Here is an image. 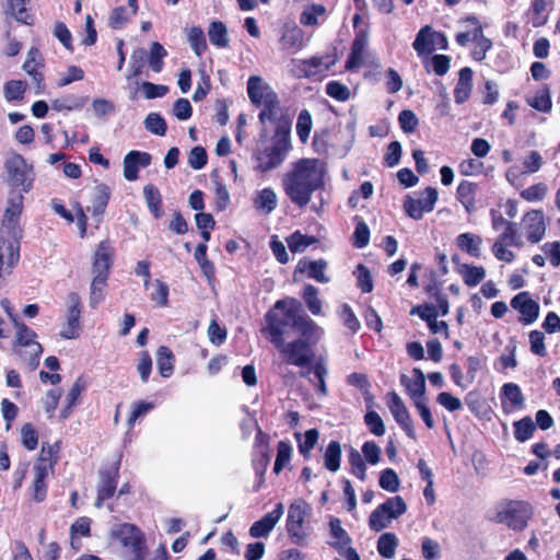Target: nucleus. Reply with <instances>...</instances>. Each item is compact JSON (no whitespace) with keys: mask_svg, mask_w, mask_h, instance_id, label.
<instances>
[{"mask_svg":"<svg viewBox=\"0 0 560 560\" xmlns=\"http://www.w3.org/2000/svg\"><path fill=\"white\" fill-rule=\"evenodd\" d=\"M325 162L318 159H301L282 179L284 192L290 200L302 208L308 205L312 195L324 186Z\"/></svg>","mask_w":560,"mask_h":560,"instance_id":"nucleus-1","label":"nucleus"},{"mask_svg":"<svg viewBox=\"0 0 560 560\" xmlns=\"http://www.w3.org/2000/svg\"><path fill=\"white\" fill-rule=\"evenodd\" d=\"M290 128L291 122L288 120L279 121L278 127H276L272 144L264 149H257L254 152L253 156L257 163V171L262 173L270 172L283 163L291 148Z\"/></svg>","mask_w":560,"mask_h":560,"instance_id":"nucleus-2","label":"nucleus"},{"mask_svg":"<svg viewBox=\"0 0 560 560\" xmlns=\"http://www.w3.org/2000/svg\"><path fill=\"white\" fill-rule=\"evenodd\" d=\"M533 509L524 501H503L488 513V518L497 524H504L513 530H523L532 517Z\"/></svg>","mask_w":560,"mask_h":560,"instance_id":"nucleus-3","label":"nucleus"},{"mask_svg":"<svg viewBox=\"0 0 560 560\" xmlns=\"http://www.w3.org/2000/svg\"><path fill=\"white\" fill-rule=\"evenodd\" d=\"M296 314L298 311L293 306L287 307L284 301L276 302L265 316L267 326L264 330L268 332L271 343L283 339L287 330L294 327Z\"/></svg>","mask_w":560,"mask_h":560,"instance_id":"nucleus-4","label":"nucleus"},{"mask_svg":"<svg viewBox=\"0 0 560 560\" xmlns=\"http://www.w3.org/2000/svg\"><path fill=\"white\" fill-rule=\"evenodd\" d=\"M4 168L8 183L12 187L20 188L19 192H28L33 188L35 180L34 167L21 154H11L4 162Z\"/></svg>","mask_w":560,"mask_h":560,"instance_id":"nucleus-5","label":"nucleus"},{"mask_svg":"<svg viewBox=\"0 0 560 560\" xmlns=\"http://www.w3.org/2000/svg\"><path fill=\"white\" fill-rule=\"evenodd\" d=\"M279 350L283 361L288 364L299 368L308 366L313 362L314 353L310 342L299 338L290 342H285L284 338L273 342Z\"/></svg>","mask_w":560,"mask_h":560,"instance_id":"nucleus-6","label":"nucleus"},{"mask_svg":"<svg viewBox=\"0 0 560 560\" xmlns=\"http://www.w3.org/2000/svg\"><path fill=\"white\" fill-rule=\"evenodd\" d=\"M311 505L303 499H298L288 510L287 530L295 542L300 544L308 536L305 518L311 514Z\"/></svg>","mask_w":560,"mask_h":560,"instance_id":"nucleus-7","label":"nucleus"},{"mask_svg":"<svg viewBox=\"0 0 560 560\" xmlns=\"http://www.w3.org/2000/svg\"><path fill=\"white\" fill-rule=\"evenodd\" d=\"M112 536L119 540L131 560L143 559L144 538L141 530L129 523H125L113 529Z\"/></svg>","mask_w":560,"mask_h":560,"instance_id":"nucleus-8","label":"nucleus"},{"mask_svg":"<svg viewBox=\"0 0 560 560\" xmlns=\"http://www.w3.org/2000/svg\"><path fill=\"white\" fill-rule=\"evenodd\" d=\"M23 199L24 197L21 192L12 191L10 194L1 224V232L15 240L21 237L19 221L23 210Z\"/></svg>","mask_w":560,"mask_h":560,"instance_id":"nucleus-9","label":"nucleus"},{"mask_svg":"<svg viewBox=\"0 0 560 560\" xmlns=\"http://www.w3.org/2000/svg\"><path fill=\"white\" fill-rule=\"evenodd\" d=\"M14 326L16 328V345L27 349V353L30 354V366H32V369L37 368L43 348L40 343L35 341V331L18 319H14Z\"/></svg>","mask_w":560,"mask_h":560,"instance_id":"nucleus-10","label":"nucleus"},{"mask_svg":"<svg viewBox=\"0 0 560 560\" xmlns=\"http://www.w3.org/2000/svg\"><path fill=\"white\" fill-rule=\"evenodd\" d=\"M81 299L78 293L71 292L67 296V316L66 325L60 331L65 339H74L79 336L81 325Z\"/></svg>","mask_w":560,"mask_h":560,"instance_id":"nucleus-11","label":"nucleus"},{"mask_svg":"<svg viewBox=\"0 0 560 560\" xmlns=\"http://www.w3.org/2000/svg\"><path fill=\"white\" fill-rule=\"evenodd\" d=\"M19 240L0 237V280L9 273L20 259Z\"/></svg>","mask_w":560,"mask_h":560,"instance_id":"nucleus-12","label":"nucleus"},{"mask_svg":"<svg viewBox=\"0 0 560 560\" xmlns=\"http://www.w3.org/2000/svg\"><path fill=\"white\" fill-rule=\"evenodd\" d=\"M119 467L115 465L110 469L102 470L100 472V483L97 487V498L95 502L96 508H101L104 500L112 498L117 488Z\"/></svg>","mask_w":560,"mask_h":560,"instance_id":"nucleus-13","label":"nucleus"},{"mask_svg":"<svg viewBox=\"0 0 560 560\" xmlns=\"http://www.w3.org/2000/svg\"><path fill=\"white\" fill-rule=\"evenodd\" d=\"M284 506L282 503H277L275 509L267 513L262 518L255 522L250 528L249 534L252 537L261 538L267 537L269 533L275 528L277 523L283 515Z\"/></svg>","mask_w":560,"mask_h":560,"instance_id":"nucleus-14","label":"nucleus"},{"mask_svg":"<svg viewBox=\"0 0 560 560\" xmlns=\"http://www.w3.org/2000/svg\"><path fill=\"white\" fill-rule=\"evenodd\" d=\"M511 306L521 313L522 322L525 324H532L539 315V305L528 292L516 294L511 301Z\"/></svg>","mask_w":560,"mask_h":560,"instance_id":"nucleus-15","label":"nucleus"},{"mask_svg":"<svg viewBox=\"0 0 560 560\" xmlns=\"http://www.w3.org/2000/svg\"><path fill=\"white\" fill-rule=\"evenodd\" d=\"M151 164V155L147 152L130 151L124 158V176L127 180L133 182L138 178L139 167H147Z\"/></svg>","mask_w":560,"mask_h":560,"instance_id":"nucleus-16","label":"nucleus"},{"mask_svg":"<svg viewBox=\"0 0 560 560\" xmlns=\"http://www.w3.org/2000/svg\"><path fill=\"white\" fill-rule=\"evenodd\" d=\"M247 93L250 102L258 106L276 95L272 88L265 83L258 75L249 77L247 81Z\"/></svg>","mask_w":560,"mask_h":560,"instance_id":"nucleus-17","label":"nucleus"},{"mask_svg":"<svg viewBox=\"0 0 560 560\" xmlns=\"http://www.w3.org/2000/svg\"><path fill=\"white\" fill-rule=\"evenodd\" d=\"M523 222L527 240L538 243L546 232L544 214L537 210L530 211L524 217Z\"/></svg>","mask_w":560,"mask_h":560,"instance_id":"nucleus-18","label":"nucleus"},{"mask_svg":"<svg viewBox=\"0 0 560 560\" xmlns=\"http://www.w3.org/2000/svg\"><path fill=\"white\" fill-rule=\"evenodd\" d=\"M110 198V188L105 184L96 185L91 194V205L86 207V211L91 212L96 220L101 222V218L105 212L108 200Z\"/></svg>","mask_w":560,"mask_h":560,"instance_id":"nucleus-19","label":"nucleus"},{"mask_svg":"<svg viewBox=\"0 0 560 560\" xmlns=\"http://www.w3.org/2000/svg\"><path fill=\"white\" fill-rule=\"evenodd\" d=\"M387 406L394 416L395 420L398 424L409 434L411 435V423L409 413L400 399V397L395 393H388L386 398Z\"/></svg>","mask_w":560,"mask_h":560,"instance_id":"nucleus-20","label":"nucleus"},{"mask_svg":"<svg viewBox=\"0 0 560 560\" xmlns=\"http://www.w3.org/2000/svg\"><path fill=\"white\" fill-rule=\"evenodd\" d=\"M466 21L474 25L472 42L476 46L471 55L476 60H483L487 51L492 47V42L485 36L482 28L476 18H468Z\"/></svg>","mask_w":560,"mask_h":560,"instance_id":"nucleus-21","label":"nucleus"},{"mask_svg":"<svg viewBox=\"0 0 560 560\" xmlns=\"http://www.w3.org/2000/svg\"><path fill=\"white\" fill-rule=\"evenodd\" d=\"M524 396L518 385L514 383L504 384L502 387V407L505 411L511 412L523 408Z\"/></svg>","mask_w":560,"mask_h":560,"instance_id":"nucleus-22","label":"nucleus"},{"mask_svg":"<svg viewBox=\"0 0 560 560\" xmlns=\"http://www.w3.org/2000/svg\"><path fill=\"white\" fill-rule=\"evenodd\" d=\"M112 247L108 242H101L93 262V275L108 278V270L112 265Z\"/></svg>","mask_w":560,"mask_h":560,"instance_id":"nucleus-23","label":"nucleus"},{"mask_svg":"<svg viewBox=\"0 0 560 560\" xmlns=\"http://www.w3.org/2000/svg\"><path fill=\"white\" fill-rule=\"evenodd\" d=\"M258 107H261L258 118L262 125L270 121L278 126L279 121L287 120L281 114L280 102L277 94L265 103L259 104ZM288 121L290 122L289 119Z\"/></svg>","mask_w":560,"mask_h":560,"instance_id":"nucleus-24","label":"nucleus"},{"mask_svg":"<svg viewBox=\"0 0 560 560\" xmlns=\"http://www.w3.org/2000/svg\"><path fill=\"white\" fill-rule=\"evenodd\" d=\"M472 91V70L465 67L458 72V81L454 90V100L457 104L465 103Z\"/></svg>","mask_w":560,"mask_h":560,"instance_id":"nucleus-25","label":"nucleus"},{"mask_svg":"<svg viewBox=\"0 0 560 560\" xmlns=\"http://www.w3.org/2000/svg\"><path fill=\"white\" fill-rule=\"evenodd\" d=\"M329 537L328 544L339 552H342L351 542L350 536L342 528L341 521L337 517L330 518Z\"/></svg>","mask_w":560,"mask_h":560,"instance_id":"nucleus-26","label":"nucleus"},{"mask_svg":"<svg viewBox=\"0 0 560 560\" xmlns=\"http://www.w3.org/2000/svg\"><path fill=\"white\" fill-rule=\"evenodd\" d=\"M327 262L324 259L314 261L300 260L296 270L300 272H306L308 278L316 280L319 283L329 282V278L326 276L325 270Z\"/></svg>","mask_w":560,"mask_h":560,"instance_id":"nucleus-27","label":"nucleus"},{"mask_svg":"<svg viewBox=\"0 0 560 560\" xmlns=\"http://www.w3.org/2000/svg\"><path fill=\"white\" fill-rule=\"evenodd\" d=\"M447 38L443 33L436 32L430 26L422 27V52H431L438 49L443 50L447 48Z\"/></svg>","mask_w":560,"mask_h":560,"instance_id":"nucleus-28","label":"nucleus"},{"mask_svg":"<svg viewBox=\"0 0 560 560\" xmlns=\"http://www.w3.org/2000/svg\"><path fill=\"white\" fill-rule=\"evenodd\" d=\"M400 383L411 397L415 407L420 411V369L413 368L411 375L401 373Z\"/></svg>","mask_w":560,"mask_h":560,"instance_id":"nucleus-29","label":"nucleus"},{"mask_svg":"<svg viewBox=\"0 0 560 560\" xmlns=\"http://www.w3.org/2000/svg\"><path fill=\"white\" fill-rule=\"evenodd\" d=\"M456 271L464 283L470 288L478 285L486 278V269L482 266L460 264L456 267Z\"/></svg>","mask_w":560,"mask_h":560,"instance_id":"nucleus-30","label":"nucleus"},{"mask_svg":"<svg viewBox=\"0 0 560 560\" xmlns=\"http://www.w3.org/2000/svg\"><path fill=\"white\" fill-rule=\"evenodd\" d=\"M481 244L482 238L474 233H462L456 237L457 247L475 258L481 256Z\"/></svg>","mask_w":560,"mask_h":560,"instance_id":"nucleus-31","label":"nucleus"},{"mask_svg":"<svg viewBox=\"0 0 560 560\" xmlns=\"http://www.w3.org/2000/svg\"><path fill=\"white\" fill-rule=\"evenodd\" d=\"M329 67V63H324L323 57H312L310 59L300 60L298 65L300 74L306 78L322 74L326 72Z\"/></svg>","mask_w":560,"mask_h":560,"instance_id":"nucleus-32","label":"nucleus"},{"mask_svg":"<svg viewBox=\"0 0 560 560\" xmlns=\"http://www.w3.org/2000/svg\"><path fill=\"white\" fill-rule=\"evenodd\" d=\"M293 328L302 336V339L310 342L311 339L319 337L320 328L307 315L298 313Z\"/></svg>","mask_w":560,"mask_h":560,"instance_id":"nucleus-33","label":"nucleus"},{"mask_svg":"<svg viewBox=\"0 0 560 560\" xmlns=\"http://www.w3.org/2000/svg\"><path fill=\"white\" fill-rule=\"evenodd\" d=\"M476 188L477 185L468 180L460 182L457 187V200L464 206L468 213L475 210Z\"/></svg>","mask_w":560,"mask_h":560,"instance_id":"nucleus-34","label":"nucleus"},{"mask_svg":"<svg viewBox=\"0 0 560 560\" xmlns=\"http://www.w3.org/2000/svg\"><path fill=\"white\" fill-rule=\"evenodd\" d=\"M42 55L37 48L32 47L27 52V58L23 65V69L26 71L28 75L33 78V80L37 83L38 88H40V83L44 78L43 74L37 71L38 67L42 66Z\"/></svg>","mask_w":560,"mask_h":560,"instance_id":"nucleus-35","label":"nucleus"},{"mask_svg":"<svg viewBox=\"0 0 560 560\" xmlns=\"http://www.w3.org/2000/svg\"><path fill=\"white\" fill-rule=\"evenodd\" d=\"M210 43L218 48H226L230 39L226 26L221 21H213L208 28Z\"/></svg>","mask_w":560,"mask_h":560,"instance_id":"nucleus-36","label":"nucleus"},{"mask_svg":"<svg viewBox=\"0 0 560 560\" xmlns=\"http://www.w3.org/2000/svg\"><path fill=\"white\" fill-rule=\"evenodd\" d=\"M174 354L170 348L165 346L159 347L156 351V364L159 372L163 377H170L174 371Z\"/></svg>","mask_w":560,"mask_h":560,"instance_id":"nucleus-37","label":"nucleus"},{"mask_svg":"<svg viewBox=\"0 0 560 560\" xmlns=\"http://www.w3.org/2000/svg\"><path fill=\"white\" fill-rule=\"evenodd\" d=\"M436 317L438 314L434 313L432 307L428 305L422 306V320L427 322L430 331L448 338V325L444 320H438Z\"/></svg>","mask_w":560,"mask_h":560,"instance_id":"nucleus-38","label":"nucleus"},{"mask_svg":"<svg viewBox=\"0 0 560 560\" xmlns=\"http://www.w3.org/2000/svg\"><path fill=\"white\" fill-rule=\"evenodd\" d=\"M277 203V194L271 188H264L254 200L255 208L265 214L271 213Z\"/></svg>","mask_w":560,"mask_h":560,"instance_id":"nucleus-39","label":"nucleus"},{"mask_svg":"<svg viewBox=\"0 0 560 560\" xmlns=\"http://www.w3.org/2000/svg\"><path fill=\"white\" fill-rule=\"evenodd\" d=\"M366 46V38L364 35H359L352 43L351 54L346 62V68L348 70L358 68L363 60V52Z\"/></svg>","mask_w":560,"mask_h":560,"instance_id":"nucleus-40","label":"nucleus"},{"mask_svg":"<svg viewBox=\"0 0 560 560\" xmlns=\"http://www.w3.org/2000/svg\"><path fill=\"white\" fill-rule=\"evenodd\" d=\"M341 446L337 441H330L324 454L325 467L336 472L340 468Z\"/></svg>","mask_w":560,"mask_h":560,"instance_id":"nucleus-41","label":"nucleus"},{"mask_svg":"<svg viewBox=\"0 0 560 560\" xmlns=\"http://www.w3.org/2000/svg\"><path fill=\"white\" fill-rule=\"evenodd\" d=\"M398 541L397 537L393 533H385L380 536L377 541V551L378 553L386 558L392 559L395 556V551L397 548Z\"/></svg>","mask_w":560,"mask_h":560,"instance_id":"nucleus-42","label":"nucleus"},{"mask_svg":"<svg viewBox=\"0 0 560 560\" xmlns=\"http://www.w3.org/2000/svg\"><path fill=\"white\" fill-rule=\"evenodd\" d=\"M143 196L147 202L149 210L153 213L155 218H160L162 215L161 212V194L156 187L153 185H147L143 188Z\"/></svg>","mask_w":560,"mask_h":560,"instance_id":"nucleus-43","label":"nucleus"},{"mask_svg":"<svg viewBox=\"0 0 560 560\" xmlns=\"http://www.w3.org/2000/svg\"><path fill=\"white\" fill-rule=\"evenodd\" d=\"M107 278L103 276H93L90 291V305L96 307L105 298Z\"/></svg>","mask_w":560,"mask_h":560,"instance_id":"nucleus-44","label":"nucleus"},{"mask_svg":"<svg viewBox=\"0 0 560 560\" xmlns=\"http://www.w3.org/2000/svg\"><path fill=\"white\" fill-rule=\"evenodd\" d=\"M85 104L84 97L68 95L52 101L51 107L57 112L81 109Z\"/></svg>","mask_w":560,"mask_h":560,"instance_id":"nucleus-45","label":"nucleus"},{"mask_svg":"<svg viewBox=\"0 0 560 560\" xmlns=\"http://www.w3.org/2000/svg\"><path fill=\"white\" fill-rule=\"evenodd\" d=\"M302 31L293 25L287 26L282 33L280 42L285 49L299 48L302 44Z\"/></svg>","mask_w":560,"mask_h":560,"instance_id":"nucleus-46","label":"nucleus"},{"mask_svg":"<svg viewBox=\"0 0 560 560\" xmlns=\"http://www.w3.org/2000/svg\"><path fill=\"white\" fill-rule=\"evenodd\" d=\"M378 508L394 520L406 512L407 505L401 497L396 495L387 499L384 503L378 505Z\"/></svg>","mask_w":560,"mask_h":560,"instance_id":"nucleus-47","label":"nucleus"},{"mask_svg":"<svg viewBox=\"0 0 560 560\" xmlns=\"http://www.w3.org/2000/svg\"><path fill=\"white\" fill-rule=\"evenodd\" d=\"M451 67V58L446 55H434L425 61L427 70L433 71L436 75H444Z\"/></svg>","mask_w":560,"mask_h":560,"instance_id":"nucleus-48","label":"nucleus"},{"mask_svg":"<svg viewBox=\"0 0 560 560\" xmlns=\"http://www.w3.org/2000/svg\"><path fill=\"white\" fill-rule=\"evenodd\" d=\"M536 425L529 417L514 422V436L518 442H525L532 438Z\"/></svg>","mask_w":560,"mask_h":560,"instance_id":"nucleus-49","label":"nucleus"},{"mask_svg":"<svg viewBox=\"0 0 560 560\" xmlns=\"http://www.w3.org/2000/svg\"><path fill=\"white\" fill-rule=\"evenodd\" d=\"M167 56L166 49L158 42L152 43L149 56V65L151 69L159 73L162 71L163 59Z\"/></svg>","mask_w":560,"mask_h":560,"instance_id":"nucleus-50","label":"nucleus"},{"mask_svg":"<svg viewBox=\"0 0 560 560\" xmlns=\"http://www.w3.org/2000/svg\"><path fill=\"white\" fill-rule=\"evenodd\" d=\"M188 40L197 56H201L206 51L207 42L201 27L192 26L188 32Z\"/></svg>","mask_w":560,"mask_h":560,"instance_id":"nucleus-51","label":"nucleus"},{"mask_svg":"<svg viewBox=\"0 0 560 560\" xmlns=\"http://www.w3.org/2000/svg\"><path fill=\"white\" fill-rule=\"evenodd\" d=\"M312 129V116L307 109L301 110L296 122V133L302 143H306Z\"/></svg>","mask_w":560,"mask_h":560,"instance_id":"nucleus-52","label":"nucleus"},{"mask_svg":"<svg viewBox=\"0 0 560 560\" xmlns=\"http://www.w3.org/2000/svg\"><path fill=\"white\" fill-rule=\"evenodd\" d=\"M144 128L156 136H164L167 130L166 122L159 113H150L145 117Z\"/></svg>","mask_w":560,"mask_h":560,"instance_id":"nucleus-53","label":"nucleus"},{"mask_svg":"<svg viewBox=\"0 0 560 560\" xmlns=\"http://www.w3.org/2000/svg\"><path fill=\"white\" fill-rule=\"evenodd\" d=\"M51 453V446L47 451L45 446L42 447L39 463L34 467L35 479L45 480L47 478L48 470L51 468V463L49 462Z\"/></svg>","mask_w":560,"mask_h":560,"instance_id":"nucleus-54","label":"nucleus"},{"mask_svg":"<svg viewBox=\"0 0 560 560\" xmlns=\"http://www.w3.org/2000/svg\"><path fill=\"white\" fill-rule=\"evenodd\" d=\"M318 290L312 285L306 284L303 292V299L307 305V308L313 315L320 314L322 311V301L317 296Z\"/></svg>","mask_w":560,"mask_h":560,"instance_id":"nucleus-55","label":"nucleus"},{"mask_svg":"<svg viewBox=\"0 0 560 560\" xmlns=\"http://www.w3.org/2000/svg\"><path fill=\"white\" fill-rule=\"evenodd\" d=\"M292 453L291 445L285 441H280L277 447V457L275 460L273 471L280 474L283 467L290 462Z\"/></svg>","mask_w":560,"mask_h":560,"instance_id":"nucleus-56","label":"nucleus"},{"mask_svg":"<svg viewBox=\"0 0 560 560\" xmlns=\"http://www.w3.org/2000/svg\"><path fill=\"white\" fill-rule=\"evenodd\" d=\"M26 84L21 80H12L4 84L3 94L4 98L9 102L18 101L23 98L25 93Z\"/></svg>","mask_w":560,"mask_h":560,"instance_id":"nucleus-57","label":"nucleus"},{"mask_svg":"<svg viewBox=\"0 0 560 560\" xmlns=\"http://www.w3.org/2000/svg\"><path fill=\"white\" fill-rule=\"evenodd\" d=\"M528 104L542 113H548L551 110V98L548 89H542L538 91L529 101Z\"/></svg>","mask_w":560,"mask_h":560,"instance_id":"nucleus-58","label":"nucleus"},{"mask_svg":"<svg viewBox=\"0 0 560 560\" xmlns=\"http://www.w3.org/2000/svg\"><path fill=\"white\" fill-rule=\"evenodd\" d=\"M326 8L323 4H312L304 9L301 14L300 22L303 25L313 26L318 23V16L324 15Z\"/></svg>","mask_w":560,"mask_h":560,"instance_id":"nucleus-59","label":"nucleus"},{"mask_svg":"<svg viewBox=\"0 0 560 560\" xmlns=\"http://www.w3.org/2000/svg\"><path fill=\"white\" fill-rule=\"evenodd\" d=\"M399 478L392 468H386L381 472L378 485L388 492H396L399 488Z\"/></svg>","mask_w":560,"mask_h":560,"instance_id":"nucleus-60","label":"nucleus"},{"mask_svg":"<svg viewBox=\"0 0 560 560\" xmlns=\"http://www.w3.org/2000/svg\"><path fill=\"white\" fill-rule=\"evenodd\" d=\"M497 241L516 247H521L523 245L522 238L516 230V224L513 222H505V229L499 235Z\"/></svg>","mask_w":560,"mask_h":560,"instance_id":"nucleus-61","label":"nucleus"},{"mask_svg":"<svg viewBox=\"0 0 560 560\" xmlns=\"http://www.w3.org/2000/svg\"><path fill=\"white\" fill-rule=\"evenodd\" d=\"M348 459L351 465V472L364 481L366 479V467L359 451L351 448Z\"/></svg>","mask_w":560,"mask_h":560,"instance_id":"nucleus-62","label":"nucleus"},{"mask_svg":"<svg viewBox=\"0 0 560 560\" xmlns=\"http://www.w3.org/2000/svg\"><path fill=\"white\" fill-rule=\"evenodd\" d=\"M393 518L377 506L370 515L369 526L375 532H381L386 528Z\"/></svg>","mask_w":560,"mask_h":560,"instance_id":"nucleus-63","label":"nucleus"},{"mask_svg":"<svg viewBox=\"0 0 560 560\" xmlns=\"http://www.w3.org/2000/svg\"><path fill=\"white\" fill-rule=\"evenodd\" d=\"M130 16H132V14H130L129 10L125 7H117L112 11L108 24L114 30H120L127 24Z\"/></svg>","mask_w":560,"mask_h":560,"instance_id":"nucleus-64","label":"nucleus"}]
</instances>
